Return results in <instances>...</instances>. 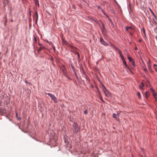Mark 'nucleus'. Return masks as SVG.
Returning a JSON list of instances; mask_svg holds the SVG:
<instances>
[{
	"mask_svg": "<svg viewBox=\"0 0 157 157\" xmlns=\"http://www.w3.org/2000/svg\"><path fill=\"white\" fill-rule=\"evenodd\" d=\"M47 94L51 98L52 100L54 101V103H56L57 102V99L54 95L48 93H47Z\"/></svg>",
	"mask_w": 157,
	"mask_h": 157,
	"instance_id": "f257e3e1",
	"label": "nucleus"
},
{
	"mask_svg": "<svg viewBox=\"0 0 157 157\" xmlns=\"http://www.w3.org/2000/svg\"><path fill=\"white\" fill-rule=\"evenodd\" d=\"M73 131L75 132H78L79 129V128L76 123H74L73 125Z\"/></svg>",
	"mask_w": 157,
	"mask_h": 157,
	"instance_id": "f03ea898",
	"label": "nucleus"
},
{
	"mask_svg": "<svg viewBox=\"0 0 157 157\" xmlns=\"http://www.w3.org/2000/svg\"><path fill=\"white\" fill-rule=\"evenodd\" d=\"M102 86L103 87L102 88L103 91L104 93L106 96L108 97V94H110V92L106 89L105 87L103 85H102Z\"/></svg>",
	"mask_w": 157,
	"mask_h": 157,
	"instance_id": "7ed1b4c3",
	"label": "nucleus"
},
{
	"mask_svg": "<svg viewBox=\"0 0 157 157\" xmlns=\"http://www.w3.org/2000/svg\"><path fill=\"white\" fill-rule=\"evenodd\" d=\"M100 41L101 44L104 46H107L108 45V43L105 41L102 38H100Z\"/></svg>",
	"mask_w": 157,
	"mask_h": 157,
	"instance_id": "20e7f679",
	"label": "nucleus"
},
{
	"mask_svg": "<svg viewBox=\"0 0 157 157\" xmlns=\"http://www.w3.org/2000/svg\"><path fill=\"white\" fill-rule=\"evenodd\" d=\"M154 97L156 96V93L155 90L152 88H151L150 89Z\"/></svg>",
	"mask_w": 157,
	"mask_h": 157,
	"instance_id": "39448f33",
	"label": "nucleus"
},
{
	"mask_svg": "<svg viewBox=\"0 0 157 157\" xmlns=\"http://www.w3.org/2000/svg\"><path fill=\"white\" fill-rule=\"evenodd\" d=\"M40 46V48L38 49V52H39L41 50L44 48H45L41 44H39Z\"/></svg>",
	"mask_w": 157,
	"mask_h": 157,
	"instance_id": "423d86ee",
	"label": "nucleus"
},
{
	"mask_svg": "<svg viewBox=\"0 0 157 157\" xmlns=\"http://www.w3.org/2000/svg\"><path fill=\"white\" fill-rule=\"evenodd\" d=\"M141 150L142 151V152L143 153V154H142L141 153H140V157H145V155L144 154V152L143 149H141Z\"/></svg>",
	"mask_w": 157,
	"mask_h": 157,
	"instance_id": "0eeeda50",
	"label": "nucleus"
},
{
	"mask_svg": "<svg viewBox=\"0 0 157 157\" xmlns=\"http://www.w3.org/2000/svg\"><path fill=\"white\" fill-rule=\"evenodd\" d=\"M129 29H130L131 30H133V28L131 26H128V27H127L126 28V30L128 32H129Z\"/></svg>",
	"mask_w": 157,
	"mask_h": 157,
	"instance_id": "6e6552de",
	"label": "nucleus"
},
{
	"mask_svg": "<svg viewBox=\"0 0 157 157\" xmlns=\"http://www.w3.org/2000/svg\"><path fill=\"white\" fill-rule=\"evenodd\" d=\"M117 117V115L116 113H113V118L117 120V121L118 120V119Z\"/></svg>",
	"mask_w": 157,
	"mask_h": 157,
	"instance_id": "1a4fd4ad",
	"label": "nucleus"
},
{
	"mask_svg": "<svg viewBox=\"0 0 157 157\" xmlns=\"http://www.w3.org/2000/svg\"><path fill=\"white\" fill-rule=\"evenodd\" d=\"M149 95V92L148 91H146L145 93V97L146 98H148Z\"/></svg>",
	"mask_w": 157,
	"mask_h": 157,
	"instance_id": "9d476101",
	"label": "nucleus"
},
{
	"mask_svg": "<svg viewBox=\"0 0 157 157\" xmlns=\"http://www.w3.org/2000/svg\"><path fill=\"white\" fill-rule=\"evenodd\" d=\"M127 57L128 59L129 60L130 62H132V61L133 60L128 55L127 56Z\"/></svg>",
	"mask_w": 157,
	"mask_h": 157,
	"instance_id": "9b49d317",
	"label": "nucleus"
},
{
	"mask_svg": "<svg viewBox=\"0 0 157 157\" xmlns=\"http://www.w3.org/2000/svg\"><path fill=\"white\" fill-rule=\"evenodd\" d=\"M34 2L36 5H37L38 6H39V0H34Z\"/></svg>",
	"mask_w": 157,
	"mask_h": 157,
	"instance_id": "f8f14e48",
	"label": "nucleus"
},
{
	"mask_svg": "<svg viewBox=\"0 0 157 157\" xmlns=\"http://www.w3.org/2000/svg\"><path fill=\"white\" fill-rule=\"evenodd\" d=\"M144 86V84L142 82L141 85H139V86L140 89H142Z\"/></svg>",
	"mask_w": 157,
	"mask_h": 157,
	"instance_id": "ddd939ff",
	"label": "nucleus"
},
{
	"mask_svg": "<svg viewBox=\"0 0 157 157\" xmlns=\"http://www.w3.org/2000/svg\"><path fill=\"white\" fill-rule=\"evenodd\" d=\"M123 63H124V64L125 66L126 67H127V64L126 63V62L125 60L123 61Z\"/></svg>",
	"mask_w": 157,
	"mask_h": 157,
	"instance_id": "4468645a",
	"label": "nucleus"
},
{
	"mask_svg": "<svg viewBox=\"0 0 157 157\" xmlns=\"http://www.w3.org/2000/svg\"><path fill=\"white\" fill-rule=\"evenodd\" d=\"M34 43H37V40L36 38L35 37H34Z\"/></svg>",
	"mask_w": 157,
	"mask_h": 157,
	"instance_id": "2eb2a0df",
	"label": "nucleus"
},
{
	"mask_svg": "<svg viewBox=\"0 0 157 157\" xmlns=\"http://www.w3.org/2000/svg\"><path fill=\"white\" fill-rule=\"evenodd\" d=\"M132 63V64L133 65V66L134 67H135V62L133 60L132 62H131Z\"/></svg>",
	"mask_w": 157,
	"mask_h": 157,
	"instance_id": "dca6fc26",
	"label": "nucleus"
},
{
	"mask_svg": "<svg viewBox=\"0 0 157 157\" xmlns=\"http://www.w3.org/2000/svg\"><path fill=\"white\" fill-rule=\"evenodd\" d=\"M63 40V42L65 44H67V42L66 41H65L64 40V39H63V40Z\"/></svg>",
	"mask_w": 157,
	"mask_h": 157,
	"instance_id": "f3484780",
	"label": "nucleus"
},
{
	"mask_svg": "<svg viewBox=\"0 0 157 157\" xmlns=\"http://www.w3.org/2000/svg\"><path fill=\"white\" fill-rule=\"evenodd\" d=\"M137 95L138 96V97H139V98L140 99V93L139 92H138L137 93Z\"/></svg>",
	"mask_w": 157,
	"mask_h": 157,
	"instance_id": "a211bd4d",
	"label": "nucleus"
},
{
	"mask_svg": "<svg viewBox=\"0 0 157 157\" xmlns=\"http://www.w3.org/2000/svg\"><path fill=\"white\" fill-rule=\"evenodd\" d=\"M84 113L85 114H87L88 113L87 110L86 109V110H85L84 112Z\"/></svg>",
	"mask_w": 157,
	"mask_h": 157,
	"instance_id": "6ab92c4d",
	"label": "nucleus"
},
{
	"mask_svg": "<svg viewBox=\"0 0 157 157\" xmlns=\"http://www.w3.org/2000/svg\"><path fill=\"white\" fill-rule=\"evenodd\" d=\"M101 11L103 12V13L106 16H107V17H108V16L106 14V13L103 11V10H101Z\"/></svg>",
	"mask_w": 157,
	"mask_h": 157,
	"instance_id": "aec40b11",
	"label": "nucleus"
},
{
	"mask_svg": "<svg viewBox=\"0 0 157 157\" xmlns=\"http://www.w3.org/2000/svg\"><path fill=\"white\" fill-rule=\"evenodd\" d=\"M101 11L103 12V13L106 16H107V17H108V16L106 14V13L103 11V10H101Z\"/></svg>",
	"mask_w": 157,
	"mask_h": 157,
	"instance_id": "412c9836",
	"label": "nucleus"
},
{
	"mask_svg": "<svg viewBox=\"0 0 157 157\" xmlns=\"http://www.w3.org/2000/svg\"><path fill=\"white\" fill-rule=\"evenodd\" d=\"M99 98H100V99L101 100V101H103V99H102V97L101 96H98Z\"/></svg>",
	"mask_w": 157,
	"mask_h": 157,
	"instance_id": "4be33fe9",
	"label": "nucleus"
},
{
	"mask_svg": "<svg viewBox=\"0 0 157 157\" xmlns=\"http://www.w3.org/2000/svg\"><path fill=\"white\" fill-rule=\"evenodd\" d=\"M117 51L120 55L122 54V52L119 49Z\"/></svg>",
	"mask_w": 157,
	"mask_h": 157,
	"instance_id": "5701e85b",
	"label": "nucleus"
},
{
	"mask_svg": "<svg viewBox=\"0 0 157 157\" xmlns=\"http://www.w3.org/2000/svg\"><path fill=\"white\" fill-rule=\"evenodd\" d=\"M75 53L77 55H78V57H79H79H80V56H79V54L77 52H75Z\"/></svg>",
	"mask_w": 157,
	"mask_h": 157,
	"instance_id": "b1692460",
	"label": "nucleus"
},
{
	"mask_svg": "<svg viewBox=\"0 0 157 157\" xmlns=\"http://www.w3.org/2000/svg\"><path fill=\"white\" fill-rule=\"evenodd\" d=\"M143 32L144 35L145 36H146V33L145 32V30L144 29H143Z\"/></svg>",
	"mask_w": 157,
	"mask_h": 157,
	"instance_id": "393cba45",
	"label": "nucleus"
},
{
	"mask_svg": "<svg viewBox=\"0 0 157 157\" xmlns=\"http://www.w3.org/2000/svg\"><path fill=\"white\" fill-rule=\"evenodd\" d=\"M120 113L119 112H117V113L116 114V115H117V116L118 117H119V116L120 114Z\"/></svg>",
	"mask_w": 157,
	"mask_h": 157,
	"instance_id": "a878e982",
	"label": "nucleus"
},
{
	"mask_svg": "<svg viewBox=\"0 0 157 157\" xmlns=\"http://www.w3.org/2000/svg\"><path fill=\"white\" fill-rule=\"evenodd\" d=\"M35 15L36 17H38V14L37 11L35 12Z\"/></svg>",
	"mask_w": 157,
	"mask_h": 157,
	"instance_id": "bb28decb",
	"label": "nucleus"
},
{
	"mask_svg": "<svg viewBox=\"0 0 157 157\" xmlns=\"http://www.w3.org/2000/svg\"><path fill=\"white\" fill-rule=\"evenodd\" d=\"M113 47L115 49L117 50V51H118V50H119V49L118 48H117V47H115V46H113Z\"/></svg>",
	"mask_w": 157,
	"mask_h": 157,
	"instance_id": "cd10ccee",
	"label": "nucleus"
},
{
	"mask_svg": "<svg viewBox=\"0 0 157 157\" xmlns=\"http://www.w3.org/2000/svg\"><path fill=\"white\" fill-rule=\"evenodd\" d=\"M127 69H128V70H129L130 72H131V69H130L129 68V67L128 66H127V67H126Z\"/></svg>",
	"mask_w": 157,
	"mask_h": 157,
	"instance_id": "c85d7f7f",
	"label": "nucleus"
},
{
	"mask_svg": "<svg viewBox=\"0 0 157 157\" xmlns=\"http://www.w3.org/2000/svg\"><path fill=\"white\" fill-rule=\"evenodd\" d=\"M148 68L149 70H151V67L149 65H148Z\"/></svg>",
	"mask_w": 157,
	"mask_h": 157,
	"instance_id": "c756f323",
	"label": "nucleus"
},
{
	"mask_svg": "<svg viewBox=\"0 0 157 157\" xmlns=\"http://www.w3.org/2000/svg\"><path fill=\"white\" fill-rule=\"evenodd\" d=\"M47 42L49 44H52V42H51V41H47Z\"/></svg>",
	"mask_w": 157,
	"mask_h": 157,
	"instance_id": "7c9ffc66",
	"label": "nucleus"
},
{
	"mask_svg": "<svg viewBox=\"0 0 157 157\" xmlns=\"http://www.w3.org/2000/svg\"><path fill=\"white\" fill-rule=\"evenodd\" d=\"M38 19V17H36V22H37Z\"/></svg>",
	"mask_w": 157,
	"mask_h": 157,
	"instance_id": "2f4dec72",
	"label": "nucleus"
},
{
	"mask_svg": "<svg viewBox=\"0 0 157 157\" xmlns=\"http://www.w3.org/2000/svg\"><path fill=\"white\" fill-rule=\"evenodd\" d=\"M97 92H98V93H99V92H100L99 89H98V87H97Z\"/></svg>",
	"mask_w": 157,
	"mask_h": 157,
	"instance_id": "473e14b6",
	"label": "nucleus"
},
{
	"mask_svg": "<svg viewBox=\"0 0 157 157\" xmlns=\"http://www.w3.org/2000/svg\"><path fill=\"white\" fill-rule=\"evenodd\" d=\"M144 70L145 71H147V69L146 68H145L144 69Z\"/></svg>",
	"mask_w": 157,
	"mask_h": 157,
	"instance_id": "72a5a7b5",
	"label": "nucleus"
},
{
	"mask_svg": "<svg viewBox=\"0 0 157 157\" xmlns=\"http://www.w3.org/2000/svg\"><path fill=\"white\" fill-rule=\"evenodd\" d=\"M98 96H101V93L100 92H99V93H98Z\"/></svg>",
	"mask_w": 157,
	"mask_h": 157,
	"instance_id": "f704fd0d",
	"label": "nucleus"
},
{
	"mask_svg": "<svg viewBox=\"0 0 157 157\" xmlns=\"http://www.w3.org/2000/svg\"><path fill=\"white\" fill-rule=\"evenodd\" d=\"M121 59H122V61H123L124 60V57H121Z\"/></svg>",
	"mask_w": 157,
	"mask_h": 157,
	"instance_id": "c9c22d12",
	"label": "nucleus"
},
{
	"mask_svg": "<svg viewBox=\"0 0 157 157\" xmlns=\"http://www.w3.org/2000/svg\"><path fill=\"white\" fill-rule=\"evenodd\" d=\"M154 98L157 101V97L156 96Z\"/></svg>",
	"mask_w": 157,
	"mask_h": 157,
	"instance_id": "e433bc0d",
	"label": "nucleus"
},
{
	"mask_svg": "<svg viewBox=\"0 0 157 157\" xmlns=\"http://www.w3.org/2000/svg\"><path fill=\"white\" fill-rule=\"evenodd\" d=\"M150 11H151V12H152V14H154L153 13V12L152 10L151 9H150Z\"/></svg>",
	"mask_w": 157,
	"mask_h": 157,
	"instance_id": "4c0bfd02",
	"label": "nucleus"
},
{
	"mask_svg": "<svg viewBox=\"0 0 157 157\" xmlns=\"http://www.w3.org/2000/svg\"><path fill=\"white\" fill-rule=\"evenodd\" d=\"M129 33H130V35H131V36H132V33H131L130 32H129Z\"/></svg>",
	"mask_w": 157,
	"mask_h": 157,
	"instance_id": "58836bf2",
	"label": "nucleus"
},
{
	"mask_svg": "<svg viewBox=\"0 0 157 157\" xmlns=\"http://www.w3.org/2000/svg\"><path fill=\"white\" fill-rule=\"evenodd\" d=\"M154 67L156 66V67H157V65H156L155 64H154Z\"/></svg>",
	"mask_w": 157,
	"mask_h": 157,
	"instance_id": "ea45409f",
	"label": "nucleus"
},
{
	"mask_svg": "<svg viewBox=\"0 0 157 157\" xmlns=\"http://www.w3.org/2000/svg\"><path fill=\"white\" fill-rule=\"evenodd\" d=\"M120 56H121V57H123V56H122V55L121 54L120 55Z\"/></svg>",
	"mask_w": 157,
	"mask_h": 157,
	"instance_id": "a19ab883",
	"label": "nucleus"
},
{
	"mask_svg": "<svg viewBox=\"0 0 157 157\" xmlns=\"http://www.w3.org/2000/svg\"><path fill=\"white\" fill-rule=\"evenodd\" d=\"M110 44L113 47V45L111 43H110Z\"/></svg>",
	"mask_w": 157,
	"mask_h": 157,
	"instance_id": "79ce46f5",
	"label": "nucleus"
},
{
	"mask_svg": "<svg viewBox=\"0 0 157 157\" xmlns=\"http://www.w3.org/2000/svg\"><path fill=\"white\" fill-rule=\"evenodd\" d=\"M155 38L156 39V40H157V36H155Z\"/></svg>",
	"mask_w": 157,
	"mask_h": 157,
	"instance_id": "37998d69",
	"label": "nucleus"
},
{
	"mask_svg": "<svg viewBox=\"0 0 157 157\" xmlns=\"http://www.w3.org/2000/svg\"><path fill=\"white\" fill-rule=\"evenodd\" d=\"M102 28H104V25H102Z\"/></svg>",
	"mask_w": 157,
	"mask_h": 157,
	"instance_id": "c03bdc74",
	"label": "nucleus"
},
{
	"mask_svg": "<svg viewBox=\"0 0 157 157\" xmlns=\"http://www.w3.org/2000/svg\"><path fill=\"white\" fill-rule=\"evenodd\" d=\"M17 113L16 114V116H17Z\"/></svg>",
	"mask_w": 157,
	"mask_h": 157,
	"instance_id": "a18cd8bd",
	"label": "nucleus"
},
{
	"mask_svg": "<svg viewBox=\"0 0 157 157\" xmlns=\"http://www.w3.org/2000/svg\"><path fill=\"white\" fill-rule=\"evenodd\" d=\"M91 87H93V86H92V85H91Z\"/></svg>",
	"mask_w": 157,
	"mask_h": 157,
	"instance_id": "49530a36",
	"label": "nucleus"
},
{
	"mask_svg": "<svg viewBox=\"0 0 157 157\" xmlns=\"http://www.w3.org/2000/svg\"><path fill=\"white\" fill-rule=\"evenodd\" d=\"M71 48H72L73 47H72V46H71Z\"/></svg>",
	"mask_w": 157,
	"mask_h": 157,
	"instance_id": "de8ad7c7",
	"label": "nucleus"
},
{
	"mask_svg": "<svg viewBox=\"0 0 157 157\" xmlns=\"http://www.w3.org/2000/svg\"><path fill=\"white\" fill-rule=\"evenodd\" d=\"M141 41V40H140V42Z\"/></svg>",
	"mask_w": 157,
	"mask_h": 157,
	"instance_id": "09e8293b",
	"label": "nucleus"
},
{
	"mask_svg": "<svg viewBox=\"0 0 157 157\" xmlns=\"http://www.w3.org/2000/svg\"><path fill=\"white\" fill-rule=\"evenodd\" d=\"M30 15H31V13L30 12Z\"/></svg>",
	"mask_w": 157,
	"mask_h": 157,
	"instance_id": "8fccbe9b",
	"label": "nucleus"
},
{
	"mask_svg": "<svg viewBox=\"0 0 157 157\" xmlns=\"http://www.w3.org/2000/svg\"><path fill=\"white\" fill-rule=\"evenodd\" d=\"M63 71V72H64V70ZM64 73H65V72H64Z\"/></svg>",
	"mask_w": 157,
	"mask_h": 157,
	"instance_id": "3c124183",
	"label": "nucleus"
},
{
	"mask_svg": "<svg viewBox=\"0 0 157 157\" xmlns=\"http://www.w3.org/2000/svg\"><path fill=\"white\" fill-rule=\"evenodd\" d=\"M156 134H157V132H156Z\"/></svg>",
	"mask_w": 157,
	"mask_h": 157,
	"instance_id": "603ef678",
	"label": "nucleus"
}]
</instances>
